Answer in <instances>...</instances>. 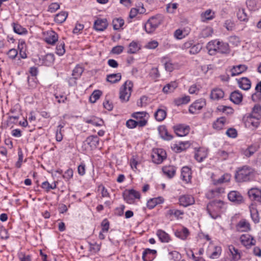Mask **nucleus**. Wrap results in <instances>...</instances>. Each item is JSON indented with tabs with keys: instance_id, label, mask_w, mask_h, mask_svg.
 I'll return each mask as SVG.
<instances>
[{
	"instance_id": "1",
	"label": "nucleus",
	"mask_w": 261,
	"mask_h": 261,
	"mask_svg": "<svg viewBox=\"0 0 261 261\" xmlns=\"http://www.w3.org/2000/svg\"><path fill=\"white\" fill-rule=\"evenodd\" d=\"M206 48L210 55H215L217 53L227 54L229 53L228 43L217 40L210 41L207 44Z\"/></svg>"
},
{
	"instance_id": "2",
	"label": "nucleus",
	"mask_w": 261,
	"mask_h": 261,
	"mask_svg": "<svg viewBox=\"0 0 261 261\" xmlns=\"http://www.w3.org/2000/svg\"><path fill=\"white\" fill-rule=\"evenodd\" d=\"M261 118V107L256 105L253 108L251 113L247 117L245 122L246 125L256 128L259 124V120Z\"/></svg>"
},
{
	"instance_id": "3",
	"label": "nucleus",
	"mask_w": 261,
	"mask_h": 261,
	"mask_svg": "<svg viewBox=\"0 0 261 261\" xmlns=\"http://www.w3.org/2000/svg\"><path fill=\"white\" fill-rule=\"evenodd\" d=\"M254 170L248 166H244L239 169L236 174V178L238 181H248L254 177Z\"/></svg>"
},
{
	"instance_id": "4",
	"label": "nucleus",
	"mask_w": 261,
	"mask_h": 261,
	"mask_svg": "<svg viewBox=\"0 0 261 261\" xmlns=\"http://www.w3.org/2000/svg\"><path fill=\"white\" fill-rule=\"evenodd\" d=\"M164 17L162 15H157L150 18L144 25L146 32L149 34L153 33L162 23Z\"/></svg>"
},
{
	"instance_id": "5",
	"label": "nucleus",
	"mask_w": 261,
	"mask_h": 261,
	"mask_svg": "<svg viewBox=\"0 0 261 261\" xmlns=\"http://www.w3.org/2000/svg\"><path fill=\"white\" fill-rule=\"evenodd\" d=\"M133 86V82L129 80L126 81L122 86L120 90L119 98L122 102H126L128 100Z\"/></svg>"
},
{
	"instance_id": "6",
	"label": "nucleus",
	"mask_w": 261,
	"mask_h": 261,
	"mask_svg": "<svg viewBox=\"0 0 261 261\" xmlns=\"http://www.w3.org/2000/svg\"><path fill=\"white\" fill-rule=\"evenodd\" d=\"M123 197L127 203L133 204L134 203L135 199L140 198V194L134 189L126 190L123 193Z\"/></svg>"
},
{
	"instance_id": "7",
	"label": "nucleus",
	"mask_w": 261,
	"mask_h": 261,
	"mask_svg": "<svg viewBox=\"0 0 261 261\" xmlns=\"http://www.w3.org/2000/svg\"><path fill=\"white\" fill-rule=\"evenodd\" d=\"M205 105L206 102L204 99H199L190 106L189 112L192 114H197Z\"/></svg>"
},
{
	"instance_id": "8",
	"label": "nucleus",
	"mask_w": 261,
	"mask_h": 261,
	"mask_svg": "<svg viewBox=\"0 0 261 261\" xmlns=\"http://www.w3.org/2000/svg\"><path fill=\"white\" fill-rule=\"evenodd\" d=\"M55 57L53 54H47L39 58L38 64L47 66H51L54 62Z\"/></svg>"
},
{
	"instance_id": "9",
	"label": "nucleus",
	"mask_w": 261,
	"mask_h": 261,
	"mask_svg": "<svg viewBox=\"0 0 261 261\" xmlns=\"http://www.w3.org/2000/svg\"><path fill=\"white\" fill-rule=\"evenodd\" d=\"M240 241L242 244L247 248L255 245L256 243L255 240L249 234H242L240 237Z\"/></svg>"
},
{
	"instance_id": "10",
	"label": "nucleus",
	"mask_w": 261,
	"mask_h": 261,
	"mask_svg": "<svg viewBox=\"0 0 261 261\" xmlns=\"http://www.w3.org/2000/svg\"><path fill=\"white\" fill-rule=\"evenodd\" d=\"M174 130L176 134L179 137L185 136L188 135L190 132V127L185 124H178L173 127Z\"/></svg>"
},
{
	"instance_id": "11",
	"label": "nucleus",
	"mask_w": 261,
	"mask_h": 261,
	"mask_svg": "<svg viewBox=\"0 0 261 261\" xmlns=\"http://www.w3.org/2000/svg\"><path fill=\"white\" fill-rule=\"evenodd\" d=\"M248 194L252 200L256 201L261 203V190L256 188H253L248 192Z\"/></svg>"
},
{
	"instance_id": "12",
	"label": "nucleus",
	"mask_w": 261,
	"mask_h": 261,
	"mask_svg": "<svg viewBox=\"0 0 261 261\" xmlns=\"http://www.w3.org/2000/svg\"><path fill=\"white\" fill-rule=\"evenodd\" d=\"M153 162L157 164L161 163L166 158V152L162 149L157 150L156 152H155L152 155Z\"/></svg>"
},
{
	"instance_id": "13",
	"label": "nucleus",
	"mask_w": 261,
	"mask_h": 261,
	"mask_svg": "<svg viewBox=\"0 0 261 261\" xmlns=\"http://www.w3.org/2000/svg\"><path fill=\"white\" fill-rule=\"evenodd\" d=\"M147 123V120H140L138 121L134 120L133 119H129L126 122V126L129 128H134L137 126L139 127H143Z\"/></svg>"
},
{
	"instance_id": "14",
	"label": "nucleus",
	"mask_w": 261,
	"mask_h": 261,
	"mask_svg": "<svg viewBox=\"0 0 261 261\" xmlns=\"http://www.w3.org/2000/svg\"><path fill=\"white\" fill-rule=\"evenodd\" d=\"M228 199L236 203L240 204L243 202V198L241 194L236 191L230 192L228 194Z\"/></svg>"
},
{
	"instance_id": "15",
	"label": "nucleus",
	"mask_w": 261,
	"mask_h": 261,
	"mask_svg": "<svg viewBox=\"0 0 261 261\" xmlns=\"http://www.w3.org/2000/svg\"><path fill=\"white\" fill-rule=\"evenodd\" d=\"M194 198L189 195H185L180 196L179 198V202L180 205L187 207L194 203Z\"/></svg>"
},
{
	"instance_id": "16",
	"label": "nucleus",
	"mask_w": 261,
	"mask_h": 261,
	"mask_svg": "<svg viewBox=\"0 0 261 261\" xmlns=\"http://www.w3.org/2000/svg\"><path fill=\"white\" fill-rule=\"evenodd\" d=\"M157 252L156 250L147 248L142 254V259L144 261H152L155 258Z\"/></svg>"
},
{
	"instance_id": "17",
	"label": "nucleus",
	"mask_w": 261,
	"mask_h": 261,
	"mask_svg": "<svg viewBox=\"0 0 261 261\" xmlns=\"http://www.w3.org/2000/svg\"><path fill=\"white\" fill-rule=\"evenodd\" d=\"M108 23L106 19L98 18L94 23V28L96 31H103L107 29Z\"/></svg>"
},
{
	"instance_id": "18",
	"label": "nucleus",
	"mask_w": 261,
	"mask_h": 261,
	"mask_svg": "<svg viewBox=\"0 0 261 261\" xmlns=\"http://www.w3.org/2000/svg\"><path fill=\"white\" fill-rule=\"evenodd\" d=\"M220 203H221L220 200H215L208 203L207 205V211L210 216L214 219H216L218 217H220V216L217 213L212 212V208L213 207Z\"/></svg>"
},
{
	"instance_id": "19",
	"label": "nucleus",
	"mask_w": 261,
	"mask_h": 261,
	"mask_svg": "<svg viewBox=\"0 0 261 261\" xmlns=\"http://www.w3.org/2000/svg\"><path fill=\"white\" fill-rule=\"evenodd\" d=\"M99 139L97 136H90L87 138L85 143L89 145L91 149L96 148L99 144Z\"/></svg>"
},
{
	"instance_id": "20",
	"label": "nucleus",
	"mask_w": 261,
	"mask_h": 261,
	"mask_svg": "<svg viewBox=\"0 0 261 261\" xmlns=\"http://www.w3.org/2000/svg\"><path fill=\"white\" fill-rule=\"evenodd\" d=\"M236 228L238 231L241 232L248 231L251 229L249 223L245 219L239 221L236 226Z\"/></svg>"
},
{
	"instance_id": "21",
	"label": "nucleus",
	"mask_w": 261,
	"mask_h": 261,
	"mask_svg": "<svg viewBox=\"0 0 261 261\" xmlns=\"http://www.w3.org/2000/svg\"><path fill=\"white\" fill-rule=\"evenodd\" d=\"M247 69V66L245 65H239L233 66L230 70L232 76L238 75Z\"/></svg>"
},
{
	"instance_id": "22",
	"label": "nucleus",
	"mask_w": 261,
	"mask_h": 261,
	"mask_svg": "<svg viewBox=\"0 0 261 261\" xmlns=\"http://www.w3.org/2000/svg\"><path fill=\"white\" fill-rule=\"evenodd\" d=\"M58 39V34L55 32L50 31L47 33V36L45 37V40L48 44L54 45Z\"/></svg>"
},
{
	"instance_id": "23",
	"label": "nucleus",
	"mask_w": 261,
	"mask_h": 261,
	"mask_svg": "<svg viewBox=\"0 0 261 261\" xmlns=\"http://www.w3.org/2000/svg\"><path fill=\"white\" fill-rule=\"evenodd\" d=\"M224 93L223 91L219 88H215L212 90L210 97L214 100H219L224 97Z\"/></svg>"
},
{
	"instance_id": "24",
	"label": "nucleus",
	"mask_w": 261,
	"mask_h": 261,
	"mask_svg": "<svg viewBox=\"0 0 261 261\" xmlns=\"http://www.w3.org/2000/svg\"><path fill=\"white\" fill-rule=\"evenodd\" d=\"M181 176L183 180L187 182L190 181L191 179V171L190 168L185 166L182 167L181 172Z\"/></svg>"
},
{
	"instance_id": "25",
	"label": "nucleus",
	"mask_w": 261,
	"mask_h": 261,
	"mask_svg": "<svg viewBox=\"0 0 261 261\" xmlns=\"http://www.w3.org/2000/svg\"><path fill=\"white\" fill-rule=\"evenodd\" d=\"M156 235L160 241L162 243H168L171 240L169 235L163 230H158Z\"/></svg>"
},
{
	"instance_id": "26",
	"label": "nucleus",
	"mask_w": 261,
	"mask_h": 261,
	"mask_svg": "<svg viewBox=\"0 0 261 261\" xmlns=\"http://www.w3.org/2000/svg\"><path fill=\"white\" fill-rule=\"evenodd\" d=\"M239 86L243 90H248L251 87V82L247 77H242L238 82Z\"/></svg>"
},
{
	"instance_id": "27",
	"label": "nucleus",
	"mask_w": 261,
	"mask_h": 261,
	"mask_svg": "<svg viewBox=\"0 0 261 261\" xmlns=\"http://www.w3.org/2000/svg\"><path fill=\"white\" fill-rule=\"evenodd\" d=\"M228 250L232 256L233 260H238L241 258V252L233 245L228 246Z\"/></svg>"
},
{
	"instance_id": "28",
	"label": "nucleus",
	"mask_w": 261,
	"mask_h": 261,
	"mask_svg": "<svg viewBox=\"0 0 261 261\" xmlns=\"http://www.w3.org/2000/svg\"><path fill=\"white\" fill-rule=\"evenodd\" d=\"M226 123V119L224 117L218 118L213 124L214 129L220 130L223 128Z\"/></svg>"
},
{
	"instance_id": "29",
	"label": "nucleus",
	"mask_w": 261,
	"mask_h": 261,
	"mask_svg": "<svg viewBox=\"0 0 261 261\" xmlns=\"http://www.w3.org/2000/svg\"><path fill=\"white\" fill-rule=\"evenodd\" d=\"M164 202V199L161 197L154 198L149 199L147 203V207L149 209L154 208L157 204L162 203Z\"/></svg>"
},
{
	"instance_id": "30",
	"label": "nucleus",
	"mask_w": 261,
	"mask_h": 261,
	"mask_svg": "<svg viewBox=\"0 0 261 261\" xmlns=\"http://www.w3.org/2000/svg\"><path fill=\"white\" fill-rule=\"evenodd\" d=\"M184 214V212L181 210H177L175 208H171L166 212V216L167 217H170L173 215L176 219H181L182 217H180L183 215Z\"/></svg>"
},
{
	"instance_id": "31",
	"label": "nucleus",
	"mask_w": 261,
	"mask_h": 261,
	"mask_svg": "<svg viewBox=\"0 0 261 261\" xmlns=\"http://www.w3.org/2000/svg\"><path fill=\"white\" fill-rule=\"evenodd\" d=\"M177 86L178 84L175 81L171 82L163 87V91L166 94L171 93L174 91Z\"/></svg>"
},
{
	"instance_id": "32",
	"label": "nucleus",
	"mask_w": 261,
	"mask_h": 261,
	"mask_svg": "<svg viewBox=\"0 0 261 261\" xmlns=\"http://www.w3.org/2000/svg\"><path fill=\"white\" fill-rule=\"evenodd\" d=\"M230 99L234 103L239 104L242 100V95L238 91H235L231 93Z\"/></svg>"
},
{
	"instance_id": "33",
	"label": "nucleus",
	"mask_w": 261,
	"mask_h": 261,
	"mask_svg": "<svg viewBox=\"0 0 261 261\" xmlns=\"http://www.w3.org/2000/svg\"><path fill=\"white\" fill-rule=\"evenodd\" d=\"M164 173L168 177H173L176 172L175 167L173 166H165L162 168Z\"/></svg>"
},
{
	"instance_id": "34",
	"label": "nucleus",
	"mask_w": 261,
	"mask_h": 261,
	"mask_svg": "<svg viewBox=\"0 0 261 261\" xmlns=\"http://www.w3.org/2000/svg\"><path fill=\"white\" fill-rule=\"evenodd\" d=\"M159 134L161 137L166 140H170L172 139V136L169 134L166 128L164 126H161L158 128Z\"/></svg>"
},
{
	"instance_id": "35",
	"label": "nucleus",
	"mask_w": 261,
	"mask_h": 261,
	"mask_svg": "<svg viewBox=\"0 0 261 261\" xmlns=\"http://www.w3.org/2000/svg\"><path fill=\"white\" fill-rule=\"evenodd\" d=\"M14 32L19 35L26 34L28 33L27 29L17 23L13 22L12 24Z\"/></svg>"
},
{
	"instance_id": "36",
	"label": "nucleus",
	"mask_w": 261,
	"mask_h": 261,
	"mask_svg": "<svg viewBox=\"0 0 261 261\" xmlns=\"http://www.w3.org/2000/svg\"><path fill=\"white\" fill-rule=\"evenodd\" d=\"M121 79V73H113L108 74L107 76V81L111 83H116L120 81Z\"/></svg>"
},
{
	"instance_id": "37",
	"label": "nucleus",
	"mask_w": 261,
	"mask_h": 261,
	"mask_svg": "<svg viewBox=\"0 0 261 261\" xmlns=\"http://www.w3.org/2000/svg\"><path fill=\"white\" fill-rule=\"evenodd\" d=\"M189 234V231L186 227H183L181 230H177L175 232L176 237L182 240L186 239Z\"/></svg>"
},
{
	"instance_id": "38",
	"label": "nucleus",
	"mask_w": 261,
	"mask_h": 261,
	"mask_svg": "<svg viewBox=\"0 0 261 261\" xmlns=\"http://www.w3.org/2000/svg\"><path fill=\"white\" fill-rule=\"evenodd\" d=\"M207 156V153L203 149H199L195 154V159L199 162H202Z\"/></svg>"
},
{
	"instance_id": "39",
	"label": "nucleus",
	"mask_w": 261,
	"mask_h": 261,
	"mask_svg": "<svg viewBox=\"0 0 261 261\" xmlns=\"http://www.w3.org/2000/svg\"><path fill=\"white\" fill-rule=\"evenodd\" d=\"M166 117V112L161 109H159L154 113V117L158 121H162L165 119Z\"/></svg>"
},
{
	"instance_id": "40",
	"label": "nucleus",
	"mask_w": 261,
	"mask_h": 261,
	"mask_svg": "<svg viewBox=\"0 0 261 261\" xmlns=\"http://www.w3.org/2000/svg\"><path fill=\"white\" fill-rule=\"evenodd\" d=\"M190 100V97L189 96H184L181 97H178L174 99V103L177 106L187 104Z\"/></svg>"
},
{
	"instance_id": "41",
	"label": "nucleus",
	"mask_w": 261,
	"mask_h": 261,
	"mask_svg": "<svg viewBox=\"0 0 261 261\" xmlns=\"http://www.w3.org/2000/svg\"><path fill=\"white\" fill-rule=\"evenodd\" d=\"M67 16V13L65 12H61L56 15L55 17V21L57 23H63L66 19Z\"/></svg>"
},
{
	"instance_id": "42",
	"label": "nucleus",
	"mask_w": 261,
	"mask_h": 261,
	"mask_svg": "<svg viewBox=\"0 0 261 261\" xmlns=\"http://www.w3.org/2000/svg\"><path fill=\"white\" fill-rule=\"evenodd\" d=\"M113 29L115 30H117L120 29L124 23V21L121 18H115L113 19Z\"/></svg>"
},
{
	"instance_id": "43",
	"label": "nucleus",
	"mask_w": 261,
	"mask_h": 261,
	"mask_svg": "<svg viewBox=\"0 0 261 261\" xmlns=\"http://www.w3.org/2000/svg\"><path fill=\"white\" fill-rule=\"evenodd\" d=\"M148 115V113L146 112H137L132 114V117L135 118L137 120H146L145 118Z\"/></svg>"
},
{
	"instance_id": "44",
	"label": "nucleus",
	"mask_w": 261,
	"mask_h": 261,
	"mask_svg": "<svg viewBox=\"0 0 261 261\" xmlns=\"http://www.w3.org/2000/svg\"><path fill=\"white\" fill-rule=\"evenodd\" d=\"M221 252L222 249L220 246H215L212 253L210 255V257L212 259H217L220 256Z\"/></svg>"
},
{
	"instance_id": "45",
	"label": "nucleus",
	"mask_w": 261,
	"mask_h": 261,
	"mask_svg": "<svg viewBox=\"0 0 261 261\" xmlns=\"http://www.w3.org/2000/svg\"><path fill=\"white\" fill-rule=\"evenodd\" d=\"M140 49L138 43L135 41H132L128 45V49L127 53L128 54H135Z\"/></svg>"
},
{
	"instance_id": "46",
	"label": "nucleus",
	"mask_w": 261,
	"mask_h": 261,
	"mask_svg": "<svg viewBox=\"0 0 261 261\" xmlns=\"http://www.w3.org/2000/svg\"><path fill=\"white\" fill-rule=\"evenodd\" d=\"M213 33V30L211 27H206L202 29L199 36L201 38H206L211 36Z\"/></svg>"
},
{
	"instance_id": "47",
	"label": "nucleus",
	"mask_w": 261,
	"mask_h": 261,
	"mask_svg": "<svg viewBox=\"0 0 261 261\" xmlns=\"http://www.w3.org/2000/svg\"><path fill=\"white\" fill-rule=\"evenodd\" d=\"M237 16L238 17V18L240 21H247L248 20V16L247 14L245 12L244 9L240 8L239 9L237 13Z\"/></svg>"
},
{
	"instance_id": "48",
	"label": "nucleus",
	"mask_w": 261,
	"mask_h": 261,
	"mask_svg": "<svg viewBox=\"0 0 261 261\" xmlns=\"http://www.w3.org/2000/svg\"><path fill=\"white\" fill-rule=\"evenodd\" d=\"M84 71V69L81 66H76L72 71V76L75 77V79H79Z\"/></svg>"
},
{
	"instance_id": "49",
	"label": "nucleus",
	"mask_w": 261,
	"mask_h": 261,
	"mask_svg": "<svg viewBox=\"0 0 261 261\" xmlns=\"http://www.w3.org/2000/svg\"><path fill=\"white\" fill-rule=\"evenodd\" d=\"M255 90L256 93H254L252 95V99L253 101H256L259 99V96H260L261 94V81L259 82L255 87Z\"/></svg>"
},
{
	"instance_id": "50",
	"label": "nucleus",
	"mask_w": 261,
	"mask_h": 261,
	"mask_svg": "<svg viewBox=\"0 0 261 261\" xmlns=\"http://www.w3.org/2000/svg\"><path fill=\"white\" fill-rule=\"evenodd\" d=\"M102 93L100 90H95L91 95L89 98V100L92 103H94L97 99L100 98Z\"/></svg>"
},
{
	"instance_id": "51",
	"label": "nucleus",
	"mask_w": 261,
	"mask_h": 261,
	"mask_svg": "<svg viewBox=\"0 0 261 261\" xmlns=\"http://www.w3.org/2000/svg\"><path fill=\"white\" fill-rule=\"evenodd\" d=\"M86 122L87 123H90L95 126H102L103 124V121L102 119H97L95 118H92L91 119H87L86 120Z\"/></svg>"
},
{
	"instance_id": "52",
	"label": "nucleus",
	"mask_w": 261,
	"mask_h": 261,
	"mask_svg": "<svg viewBox=\"0 0 261 261\" xmlns=\"http://www.w3.org/2000/svg\"><path fill=\"white\" fill-rule=\"evenodd\" d=\"M88 244L90 246L89 247V251L91 252H93L94 253H96V252H98L100 249L101 243L98 244L96 242L93 243H92L91 242H89Z\"/></svg>"
},
{
	"instance_id": "53",
	"label": "nucleus",
	"mask_w": 261,
	"mask_h": 261,
	"mask_svg": "<svg viewBox=\"0 0 261 261\" xmlns=\"http://www.w3.org/2000/svg\"><path fill=\"white\" fill-rule=\"evenodd\" d=\"M202 46L199 43L193 45L189 50V53L192 55L198 54L202 49Z\"/></svg>"
},
{
	"instance_id": "54",
	"label": "nucleus",
	"mask_w": 261,
	"mask_h": 261,
	"mask_svg": "<svg viewBox=\"0 0 261 261\" xmlns=\"http://www.w3.org/2000/svg\"><path fill=\"white\" fill-rule=\"evenodd\" d=\"M250 215L252 220L256 223L259 222V216L257 210L254 207L250 208Z\"/></svg>"
},
{
	"instance_id": "55",
	"label": "nucleus",
	"mask_w": 261,
	"mask_h": 261,
	"mask_svg": "<svg viewBox=\"0 0 261 261\" xmlns=\"http://www.w3.org/2000/svg\"><path fill=\"white\" fill-rule=\"evenodd\" d=\"M65 44L63 41L60 42L56 47V53L59 56H62L65 52Z\"/></svg>"
},
{
	"instance_id": "56",
	"label": "nucleus",
	"mask_w": 261,
	"mask_h": 261,
	"mask_svg": "<svg viewBox=\"0 0 261 261\" xmlns=\"http://www.w3.org/2000/svg\"><path fill=\"white\" fill-rule=\"evenodd\" d=\"M217 110L218 111L220 112H222L223 113L225 112L226 110H228V111L226 112L227 114H232L233 111V109L231 108L222 105L219 106L217 107Z\"/></svg>"
},
{
	"instance_id": "57",
	"label": "nucleus",
	"mask_w": 261,
	"mask_h": 261,
	"mask_svg": "<svg viewBox=\"0 0 261 261\" xmlns=\"http://www.w3.org/2000/svg\"><path fill=\"white\" fill-rule=\"evenodd\" d=\"M203 18L206 20H211L214 17V13L211 10H207L202 14Z\"/></svg>"
},
{
	"instance_id": "58",
	"label": "nucleus",
	"mask_w": 261,
	"mask_h": 261,
	"mask_svg": "<svg viewBox=\"0 0 261 261\" xmlns=\"http://www.w3.org/2000/svg\"><path fill=\"white\" fill-rule=\"evenodd\" d=\"M230 179V176L228 174L224 175L221 176L217 180L214 181V184L218 185L220 184L223 183L224 182L228 181Z\"/></svg>"
},
{
	"instance_id": "59",
	"label": "nucleus",
	"mask_w": 261,
	"mask_h": 261,
	"mask_svg": "<svg viewBox=\"0 0 261 261\" xmlns=\"http://www.w3.org/2000/svg\"><path fill=\"white\" fill-rule=\"evenodd\" d=\"M224 26L228 31H232L234 28L235 24L233 21L229 19L225 21Z\"/></svg>"
},
{
	"instance_id": "60",
	"label": "nucleus",
	"mask_w": 261,
	"mask_h": 261,
	"mask_svg": "<svg viewBox=\"0 0 261 261\" xmlns=\"http://www.w3.org/2000/svg\"><path fill=\"white\" fill-rule=\"evenodd\" d=\"M147 97L143 96L140 98L139 100L137 101V106L140 107H145L147 105Z\"/></svg>"
},
{
	"instance_id": "61",
	"label": "nucleus",
	"mask_w": 261,
	"mask_h": 261,
	"mask_svg": "<svg viewBox=\"0 0 261 261\" xmlns=\"http://www.w3.org/2000/svg\"><path fill=\"white\" fill-rule=\"evenodd\" d=\"M42 188L48 191L50 189H55L56 188V184L55 183L54 185H50L48 181H44L42 183Z\"/></svg>"
},
{
	"instance_id": "62",
	"label": "nucleus",
	"mask_w": 261,
	"mask_h": 261,
	"mask_svg": "<svg viewBox=\"0 0 261 261\" xmlns=\"http://www.w3.org/2000/svg\"><path fill=\"white\" fill-rule=\"evenodd\" d=\"M226 134L229 137L234 138L237 136V131L234 128H229L227 130Z\"/></svg>"
},
{
	"instance_id": "63",
	"label": "nucleus",
	"mask_w": 261,
	"mask_h": 261,
	"mask_svg": "<svg viewBox=\"0 0 261 261\" xmlns=\"http://www.w3.org/2000/svg\"><path fill=\"white\" fill-rule=\"evenodd\" d=\"M123 49L124 47L123 46L117 45L112 48L111 53L114 54L119 55L123 51Z\"/></svg>"
},
{
	"instance_id": "64",
	"label": "nucleus",
	"mask_w": 261,
	"mask_h": 261,
	"mask_svg": "<svg viewBox=\"0 0 261 261\" xmlns=\"http://www.w3.org/2000/svg\"><path fill=\"white\" fill-rule=\"evenodd\" d=\"M73 173V170L71 169H68L63 175V177L66 180H68L72 177Z\"/></svg>"
}]
</instances>
